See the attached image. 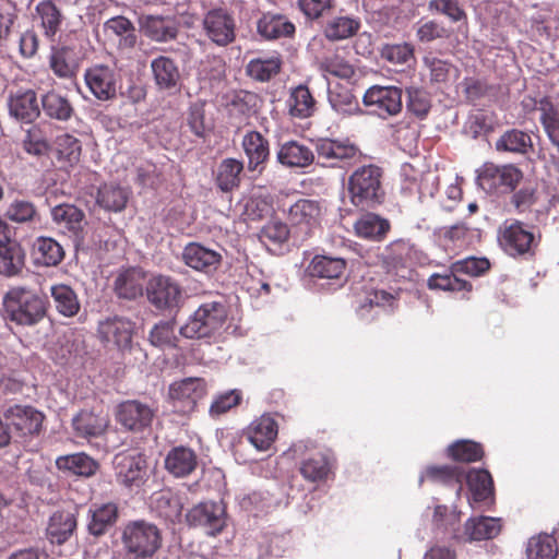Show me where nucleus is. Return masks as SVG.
Returning <instances> with one entry per match:
<instances>
[{"mask_svg":"<svg viewBox=\"0 0 559 559\" xmlns=\"http://www.w3.org/2000/svg\"><path fill=\"white\" fill-rule=\"evenodd\" d=\"M180 334L187 338L224 340L229 334L226 306L219 301L200 305L180 328Z\"/></svg>","mask_w":559,"mask_h":559,"instance_id":"1","label":"nucleus"},{"mask_svg":"<svg viewBox=\"0 0 559 559\" xmlns=\"http://www.w3.org/2000/svg\"><path fill=\"white\" fill-rule=\"evenodd\" d=\"M5 312L20 325H34L46 313V302L35 289L25 286L11 287L3 297Z\"/></svg>","mask_w":559,"mask_h":559,"instance_id":"2","label":"nucleus"},{"mask_svg":"<svg viewBox=\"0 0 559 559\" xmlns=\"http://www.w3.org/2000/svg\"><path fill=\"white\" fill-rule=\"evenodd\" d=\"M121 543L126 551L123 559H147L160 547L162 535L153 523L132 521L123 526Z\"/></svg>","mask_w":559,"mask_h":559,"instance_id":"3","label":"nucleus"},{"mask_svg":"<svg viewBox=\"0 0 559 559\" xmlns=\"http://www.w3.org/2000/svg\"><path fill=\"white\" fill-rule=\"evenodd\" d=\"M382 176V169L371 164L355 169L348 178L350 202L359 207L380 204L384 198Z\"/></svg>","mask_w":559,"mask_h":559,"instance_id":"4","label":"nucleus"},{"mask_svg":"<svg viewBox=\"0 0 559 559\" xmlns=\"http://www.w3.org/2000/svg\"><path fill=\"white\" fill-rule=\"evenodd\" d=\"M401 191L407 195H418L419 199L432 198L439 189L440 175L437 169L425 163H404L401 166Z\"/></svg>","mask_w":559,"mask_h":559,"instance_id":"5","label":"nucleus"},{"mask_svg":"<svg viewBox=\"0 0 559 559\" xmlns=\"http://www.w3.org/2000/svg\"><path fill=\"white\" fill-rule=\"evenodd\" d=\"M538 241L530 227L515 219L506 221L498 230V242L511 257L533 254Z\"/></svg>","mask_w":559,"mask_h":559,"instance_id":"6","label":"nucleus"},{"mask_svg":"<svg viewBox=\"0 0 559 559\" xmlns=\"http://www.w3.org/2000/svg\"><path fill=\"white\" fill-rule=\"evenodd\" d=\"M114 465L117 483L130 491L139 492L148 478L146 456L138 451L117 454Z\"/></svg>","mask_w":559,"mask_h":559,"instance_id":"7","label":"nucleus"},{"mask_svg":"<svg viewBox=\"0 0 559 559\" xmlns=\"http://www.w3.org/2000/svg\"><path fill=\"white\" fill-rule=\"evenodd\" d=\"M236 27L234 14L225 8L211 9L202 19L205 36L218 47H226L235 41Z\"/></svg>","mask_w":559,"mask_h":559,"instance_id":"8","label":"nucleus"},{"mask_svg":"<svg viewBox=\"0 0 559 559\" xmlns=\"http://www.w3.org/2000/svg\"><path fill=\"white\" fill-rule=\"evenodd\" d=\"M362 103L372 115L386 119L401 112L402 90L393 85H372L365 92Z\"/></svg>","mask_w":559,"mask_h":559,"instance_id":"9","label":"nucleus"},{"mask_svg":"<svg viewBox=\"0 0 559 559\" xmlns=\"http://www.w3.org/2000/svg\"><path fill=\"white\" fill-rule=\"evenodd\" d=\"M523 177L514 165L485 163L478 170L476 181L479 188L491 193L499 189L513 190Z\"/></svg>","mask_w":559,"mask_h":559,"instance_id":"10","label":"nucleus"},{"mask_svg":"<svg viewBox=\"0 0 559 559\" xmlns=\"http://www.w3.org/2000/svg\"><path fill=\"white\" fill-rule=\"evenodd\" d=\"M206 393V385L201 378H187L176 381L169 386V397L173 406L180 414H189L194 411L198 402Z\"/></svg>","mask_w":559,"mask_h":559,"instance_id":"11","label":"nucleus"},{"mask_svg":"<svg viewBox=\"0 0 559 559\" xmlns=\"http://www.w3.org/2000/svg\"><path fill=\"white\" fill-rule=\"evenodd\" d=\"M186 520L189 525L200 526L209 535H216L226 524V510L223 502L205 501L188 511Z\"/></svg>","mask_w":559,"mask_h":559,"instance_id":"12","label":"nucleus"},{"mask_svg":"<svg viewBox=\"0 0 559 559\" xmlns=\"http://www.w3.org/2000/svg\"><path fill=\"white\" fill-rule=\"evenodd\" d=\"M182 260L192 270L211 275L221 266L223 255L221 249L200 242H189L182 250Z\"/></svg>","mask_w":559,"mask_h":559,"instance_id":"13","label":"nucleus"},{"mask_svg":"<svg viewBox=\"0 0 559 559\" xmlns=\"http://www.w3.org/2000/svg\"><path fill=\"white\" fill-rule=\"evenodd\" d=\"M318 159L323 166L338 167L357 157L358 148L347 139H318L314 142Z\"/></svg>","mask_w":559,"mask_h":559,"instance_id":"14","label":"nucleus"},{"mask_svg":"<svg viewBox=\"0 0 559 559\" xmlns=\"http://www.w3.org/2000/svg\"><path fill=\"white\" fill-rule=\"evenodd\" d=\"M435 236L444 250L455 253L479 242L481 231L479 228L471 227L465 223H459L453 226L438 228Z\"/></svg>","mask_w":559,"mask_h":559,"instance_id":"15","label":"nucleus"},{"mask_svg":"<svg viewBox=\"0 0 559 559\" xmlns=\"http://www.w3.org/2000/svg\"><path fill=\"white\" fill-rule=\"evenodd\" d=\"M181 287L171 277L155 275L146 284V295L151 304L158 309H171L179 305Z\"/></svg>","mask_w":559,"mask_h":559,"instance_id":"16","label":"nucleus"},{"mask_svg":"<svg viewBox=\"0 0 559 559\" xmlns=\"http://www.w3.org/2000/svg\"><path fill=\"white\" fill-rule=\"evenodd\" d=\"M133 323L122 317H109L98 323V337L106 346L127 349L131 346Z\"/></svg>","mask_w":559,"mask_h":559,"instance_id":"17","label":"nucleus"},{"mask_svg":"<svg viewBox=\"0 0 559 559\" xmlns=\"http://www.w3.org/2000/svg\"><path fill=\"white\" fill-rule=\"evenodd\" d=\"M85 83L98 100H109L117 94V76L112 68L96 64L84 73Z\"/></svg>","mask_w":559,"mask_h":559,"instance_id":"18","label":"nucleus"},{"mask_svg":"<svg viewBox=\"0 0 559 559\" xmlns=\"http://www.w3.org/2000/svg\"><path fill=\"white\" fill-rule=\"evenodd\" d=\"M155 409L136 400L122 402L117 409V420L128 430L142 431L150 427Z\"/></svg>","mask_w":559,"mask_h":559,"instance_id":"19","label":"nucleus"},{"mask_svg":"<svg viewBox=\"0 0 559 559\" xmlns=\"http://www.w3.org/2000/svg\"><path fill=\"white\" fill-rule=\"evenodd\" d=\"M321 215L320 203L309 199H300L287 210L288 221L306 234L319 225Z\"/></svg>","mask_w":559,"mask_h":559,"instance_id":"20","label":"nucleus"},{"mask_svg":"<svg viewBox=\"0 0 559 559\" xmlns=\"http://www.w3.org/2000/svg\"><path fill=\"white\" fill-rule=\"evenodd\" d=\"M5 417L21 436L37 435L44 420V415L37 409L20 405L9 408Z\"/></svg>","mask_w":559,"mask_h":559,"instance_id":"21","label":"nucleus"},{"mask_svg":"<svg viewBox=\"0 0 559 559\" xmlns=\"http://www.w3.org/2000/svg\"><path fill=\"white\" fill-rule=\"evenodd\" d=\"M155 85L159 91L173 92L180 85L181 74L176 61L166 56H158L151 61Z\"/></svg>","mask_w":559,"mask_h":559,"instance_id":"22","label":"nucleus"},{"mask_svg":"<svg viewBox=\"0 0 559 559\" xmlns=\"http://www.w3.org/2000/svg\"><path fill=\"white\" fill-rule=\"evenodd\" d=\"M242 148L248 158V170L262 173L270 156L269 141L258 131L243 135Z\"/></svg>","mask_w":559,"mask_h":559,"instance_id":"23","label":"nucleus"},{"mask_svg":"<svg viewBox=\"0 0 559 559\" xmlns=\"http://www.w3.org/2000/svg\"><path fill=\"white\" fill-rule=\"evenodd\" d=\"M35 19L43 35L48 40L55 41L64 22V16L57 4L51 0L39 1L35 7Z\"/></svg>","mask_w":559,"mask_h":559,"instance_id":"24","label":"nucleus"},{"mask_svg":"<svg viewBox=\"0 0 559 559\" xmlns=\"http://www.w3.org/2000/svg\"><path fill=\"white\" fill-rule=\"evenodd\" d=\"M164 463L166 471L173 476L186 477L195 471L199 460L191 448L178 445L166 454Z\"/></svg>","mask_w":559,"mask_h":559,"instance_id":"25","label":"nucleus"},{"mask_svg":"<svg viewBox=\"0 0 559 559\" xmlns=\"http://www.w3.org/2000/svg\"><path fill=\"white\" fill-rule=\"evenodd\" d=\"M464 477L471 491L469 504H490L493 501V483L491 475L486 469H469Z\"/></svg>","mask_w":559,"mask_h":559,"instance_id":"26","label":"nucleus"},{"mask_svg":"<svg viewBox=\"0 0 559 559\" xmlns=\"http://www.w3.org/2000/svg\"><path fill=\"white\" fill-rule=\"evenodd\" d=\"M140 28L147 38L158 43L175 39L178 34L177 22L168 16H144L140 20Z\"/></svg>","mask_w":559,"mask_h":559,"instance_id":"27","label":"nucleus"},{"mask_svg":"<svg viewBox=\"0 0 559 559\" xmlns=\"http://www.w3.org/2000/svg\"><path fill=\"white\" fill-rule=\"evenodd\" d=\"M52 221L60 231L79 238L84 226V213L72 204H60L51 210Z\"/></svg>","mask_w":559,"mask_h":559,"instance_id":"28","label":"nucleus"},{"mask_svg":"<svg viewBox=\"0 0 559 559\" xmlns=\"http://www.w3.org/2000/svg\"><path fill=\"white\" fill-rule=\"evenodd\" d=\"M76 528V516L69 510L53 512L46 527V536L52 544L66 543Z\"/></svg>","mask_w":559,"mask_h":559,"instance_id":"29","label":"nucleus"},{"mask_svg":"<svg viewBox=\"0 0 559 559\" xmlns=\"http://www.w3.org/2000/svg\"><path fill=\"white\" fill-rule=\"evenodd\" d=\"M49 67L59 79L72 80L79 70V58L74 49L69 46L52 47Z\"/></svg>","mask_w":559,"mask_h":559,"instance_id":"30","label":"nucleus"},{"mask_svg":"<svg viewBox=\"0 0 559 559\" xmlns=\"http://www.w3.org/2000/svg\"><path fill=\"white\" fill-rule=\"evenodd\" d=\"M8 106L10 115L25 123L33 122L40 114L37 96L33 90L12 95Z\"/></svg>","mask_w":559,"mask_h":559,"instance_id":"31","label":"nucleus"},{"mask_svg":"<svg viewBox=\"0 0 559 559\" xmlns=\"http://www.w3.org/2000/svg\"><path fill=\"white\" fill-rule=\"evenodd\" d=\"M24 264L25 251L19 242L9 238L0 240V274L15 276L23 270Z\"/></svg>","mask_w":559,"mask_h":559,"instance_id":"32","label":"nucleus"},{"mask_svg":"<svg viewBox=\"0 0 559 559\" xmlns=\"http://www.w3.org/2000/svg\"><path fill=\"white\" fill-rule=\"evenodd\" d=\"M276 158L283 166L304 168L313 163L314 154L307 145L297 141H288L280 146Z\"/></svg>","mask_w":559,"mask_h":559,"instance_id":"33","label":"nucleus"},{"mask_svg":"<svg viewBox=\"0 0 559 559\" xmlns=\"http://www.w3.org/2000/svg\"><path fill=\"white\" fill-rule=\"evenodd\" d=\"M278 432L276 421L269 415L254 420L248 430V440L259 451L267 450Z\"/></svg>","mask_w":559,"mask_h":559,"instance_id":"34","label":"nucleus"},{"mask_svg":"<svg viewBox=\"0 0 559 559\" xmlns=\"http://www.w3.org/2000/svg\"><path fill=\"white\" fill-rule=\"evenodd\" d=\"M108 426V418L103 414L82 411L72 418V427L80 438H94L102 436Z\"/></svg>","mask_w":559,"mask_h":559,"instance_id":"35","label":"nucleus"},{"mask_svg":"<svg viewBox=\"0 0 559 559\" xmlns=\"http://www.w3.org/2000/svg\"><path fill=\"white\" fill-rule=\"evenodd\" d=\"M501 530L500 519L491 516H477L469 519L463 528V542L491 539Z\"/></svg>","mask_w":559,"mask_h":559,"instance_id":"36","label":"nucleus"},{"mask_svg":"<svg viewBox=\"0 0 559 559\" xmlns=\"http://www.w3.org/2000/svg\"><path fill=\"white\" fill-rule=\"evenodd\" d=\"M286 106L290 117L307 119L316 111V99L308 86L300 84L290 88Z\"/></svg>","mask_w":559,"mask_h":559,"instance_id":"37","label":"nucleus"},{"mask_svg":"<svg viewBox=\"0 0 559 559\" xmlns=\"http://www.w3.org/2000/svg\"><path fill=\"white\" fill-rule=\"evenodd\" d=\"M88 532L94 536H100L116 523L118 507L114 502L93 504L88 511Z\"/></svg>","mask_w":559,"mask_h":559,"instance_id":"38","label":"nucleus"},{"mask_svg":"<svg viewBox=\"0 0 559 559\" xmlns=\"http://www.w3.org/2000/svg\"><path fill=\"white\" fill-rule=\"evenodd\" d=\"M328 100L332 109L342 116H352L361 111L352 90L343 84L329 85Z\"/></svg>","mask_w":559,"mask_h":559,"instance_id":"39","label":"nucleus"},{"mask_svg":"<svg viewBox=\"0 0 559 559\" xmlns=\"http://www.w3.org/2000/svg\"><path fill=\"white\" fill-rule=\"evenodd\" d=\"M32 255L36 265L56 266L62 261L64 251L55 239L38 237L33 243Z\"/></svg>","mask_w":559,"mask_h":559,"instance_id":"40","label":"nucleus"},{"mask_svg":"<svg viewBox=\"0 0 559 559\" xmlns=\"http://www.w3.org/2000/svg\"><path fill=\"white\" fill-rule=\"evenodd\" d=\"M257 29L265 39H278L292 36L295 25L284 15L265 13L259 19Z\"/></svg>","mask_w":559,"mask_h":559,"instance_id":"41","label":"nucleus"},{"mask_svg":"<svg viewBox=\"0 0 559 559\" xmlns=\"http://www.w3.org/2000/svg\"><path fill=\"white\" fill-rule=\"evenodd\" d=\"M465 471L459 466H428L419 477V483L423 484L425 480H429L435 484H442L445 486L459 485L456 495L460 496L462 491V480L464 478Z\"/></svg>","mask_w":559,"mask_h":559,"instance_id":"42","label":"nucleus"},{"mask_svg":"<svg viewBox=\"0 0 559 559\" xmlns=\"http://www.w3.org/2000/svg\"><path fill=\"white\" fill-rule=\"evenodd\" d=\"M104 32L122 48H132L136 43L134 25L124 16L118 15L107 20L104 23Z\"/></svg>","mask_w":559,"mask_h":559,"instance_id":"43","label":"nucleus"},{"mask_svg":"<svg viewBox=\"0 0 559 559\" xmlns=\"http://www.w3.org/2000/svg\"><path fill=\"white\" fill-rule=\"evenodd\" d=\"M460 518L461 512L456 508L449 510L447 506H437L433 513V523L445 537L463 542Z\"/></svg>","mask_w":559,"mask_h":559,"instance_id":"44","label":"nucleus"},{"mask_svg":"<svg viewBox=\"0 0 559 559\" xmlns=\"http://www.w3.org/2000/svg\"><path fill=\"white\" fill-rule=\"evenodd\" d=\"M495 148L498 152L525 155L533 148V142L528 133L519 129H510L499 136Z\"/></svg>","mask_w":559,"mask_h":559,"instance_id":"45","label":"nucleus"},{"mask_svg":"<svg viewBox=\"0 0 559 559\" xmlns=\"http://www.w3.org/2000/svg\"><path fill=\"white\" fill-rule=\"evenodd\" d=\"M345 270L344 259L329 255H316L308 266L311 276L329 280L341 278Z\"/></svg>","mask_w":559,"mask_h":559,"instance_id":"46","label":"nucleus"},{"mask_svg":"<svg viewBox=\"0 0 559 559\" xmlns=\"http://www.w3.org/2000/svg\"><path fill=\"white\" fill-rule=\"evenodd\" d=\"M354 229L358 237L378 241L389 231L390 224L377 214L366 213L356 221Z\"/></svg>","mask_w":559,"mask_h":559,"instance_id":"47","label":"nucleus"},{"mask_svg":"<svg viewBox=\"0 0 559 559\" xmlns=\"http://www.w3.org/2000/svg\"><path fill=\"white\" fill-rule=\"evenodd\" d=\"M129 200L126 188L116 183H105L97 192V204L108 212H121Z\"/></svg>","mask_w":559,"mask_h":559,"instance_id":"48","label":"nucleus"},{"mask_svg":"<svg viewBox=\"0 0 559 559\" xmlns=\"http://www.w3.org/2000/svg\"><path fill=\"white\" fill-rule=\"evenodd\" d=\"M243 170V163L236 158H225L217 166L215 181L217 187L228 192L237 188Z\"/></svg>","mask_w":559,"mask_h":559,"instance_id":"49","label":"nucleus"},{"mask_svg":"<svg viewBox=\"0 0 559 559\" xmlns=\"http://www.w3.org/2000/svg\"><path fill=\"white\" fill-rule=\"evenodd\" d=\"M144 276L140 269L121 272L115 281V290L119 297L134 299L143 293Z\"/></svg>","mask_w":559,"mask_h":559,"instance_id":"50","label":"nucleus"},{"mask_svg":"<svg viewBox=\"0 0 559 559\" xmlns=\"http://www.w3.org/2000/svg\"><path fill=\"white\" fill-rule=\"evenodd\" d=\"M40 100L45 115L51 119L68 121L74 112L70 100L53 90L43 94Z\"/></svg>","mask_w":559,"mask_h":559,"instance_id":"51","label":"nucleus"},{"mask_svg":"<svg viewBox=\"0 0 559 559\" xmlns=\"http://www.w3.org/2000/svg\"><path fill=\"white\" fill-rule=\"evenodd\" d=\"M259 238L270 252L278 254L288 241L289 229L280 221H272L261 229Z\"/></svg>","mask_w":559,"mask_h":559,"instance_id":"52","label":"nucleus"},{"mask_svg":"<svg viewBox=\"0 0 559 559\" xmlns=\"http://www.w3.org/2000/svg\"><path fill=\"white\" fill-rule=\"evenodd\" d=\"M152 504L159 516L169 522H177L181 519L183 503L181 499L170 490L157 492L152 500Z\"/></svg>","mask_w":559,"mask_h":559,"instance_id":"53","label":"nucleus"},{"mask_svg":"<svg viewBox=\"0 0 559 559\" xmlns=\"http://www.w3.org/2000/svg\"><path fill=\"white\" fill-rule=\"evenodd\" d=\"M538 110L540 111L539 120L544 131L559 154V110L547 97L539 100Z\"/></svg>","mask_w":559,"mask_h":559,"instance_id":"54","label":"nucleus"},{"mask_svg":"<svg viewBox=\"0 0 559 559\" xmlns=\"http://www.w3.org/2000/svg\"><path fill=\"white\" fill-rule=\"evenodd\" d=\"M56 466L79 476H91L98 467L97 463L85 453L59 456L56 459Z\"/></svg>","mask_w":559,"mask_h":559,"instance_id":"55","label":"nucleus"},{"mask_svg":"<svg viewBox=\"0 0 559 559\" xmlns=\"http://www.w3.org/2000/svg\"><path fill=\"white\" fill-rule=\"evenodd\" d=\"M50 293L55 307L60 314L71 318L80 311V301L70 286L64 284L52 285Z\"/></svg>","mask_w":559,"mask_h":559,"instance_id":"56","label":"nucleus"},{"mask_svg":"<svg viewBox=\"0 0 559 559\" xmlns=\"http://www.w3.org/2000/svg\"><path fill=\"white\" fill-rule=\"evenodd\" d=\"M380 57L394 66H411L415 62V47L411 43L384 44L379 50Z\"/></svg>","mask_w":559,"mask_h":559,"instance_id":"57","label":"nucleus"},{"mask_svg":"<svg viewBox=\"0 0 559 559\" xmlns=\"http://www.w3.org/2000/svg\"><path fill=\"white\" fill-rule=\"evenodd\" d=\"M282 67L278 57L252 59L247 66V73L250 78L259 82H267L275 76Z\"/></svg>","mask_w":559,"mask_h":559,"instance_id":"58","label":"nucleus"},{"mask_svg":"<svg viewBox=\"0 0 559 559\" xmlns=\"http://www.w3.org/2000/svg\"><path fill=\"white\" fill-rule=\"evenodd\" d=\"M557 555V542L554 536L540 534L528 540L526 548L527 559H556Z\"/></svg>","mask_w":559,"mask_h":559,"instance_id":"59","label":"nucleus"},{"mask_svg":"<svg viewBox=\"0 0 559 559\" xmlns=\"http://www.w3.org/2000/svg\"><path fill=\"white\" fill-rule=\"evenodd\" d=\"M360 27V21L352 16H336L325 26V36L332 40H342L354 36Z\"/></svg>","mask_w":559,"mask_h":559,"instance_id":"60","label":"nucleus"},{"mask_svg":"<svg viewBox=\"0 0 559 559\" xmlns=\"http://www.w3.org/2000/svg\"><path fill=\"white\" fill-rule=\"evenodd\" d=\"M329 457L323 453H314L301 462V475L311 481L322 480L330 473Z\"/></svg>","mask_w":559,"mask_h":559,"instance_id":"61","label":"nucleus"},{"mask_svg":"<svg viewBox=\"0 0 559 559\" xmlns=\"http://www.w3.org/2000/svg\"><path fill=\"white\" fill-rule=\"evenodd\" d=\"M406 92L407 110L418 119L426 118L431 108V99L429 94L419 87H408Z\"/></svg>","mask_w":559,"mask_h":559,"instance_id":"62","label":"nucleus"},{"mask_svg":"<svg viewBox=\"0 0 559 559\" xmlns=\"http://www.w3.org/2000/svg\"><path fill=\"white\" fill-rule=\"evenodd\" d=\"M394 297L390 293L379 289H372L366 293L364 299L359 301L357 309L358 314L362 319H369V310L373 308H385L393 305Z\"/></svg>","mask_w":559,"mask_h":559,"instance_id":"63","label":"nucleus"},{"mask_svg":"<svg viewBox=\"0 0 559 559\" xmlns=\"http://www.w3.org/2000/svg\"><path fill=\"white\" fill-rule=\"evenodd\" d=\"M449 455L460 462H476L481 459V445L471 440H460L448 448Z\"/></svg>","mask_w":559,"mask_h":559,"instance_id":"64","label":"nucleus"}]
</instances>
